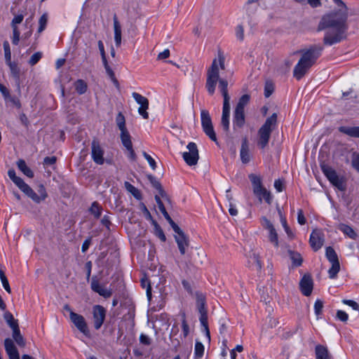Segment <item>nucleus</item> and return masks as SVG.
Wrapping results in <instances>:
<instances>
[{"instance_id": "f257e3e1", "label": "nucleus", "mask_w": 359, "mask_h": 359, "mask_svg": "<svg viewBox=\"0 0 359 359\" xmlns=\"http://www.w3.org/2000/svg\"><path fill=\"white\" fill-rule=\"evenodd\" d=\"M332 1L333 9L321 15L316 27L318 32L325 31L323 39L325 46L340 43L346 38L348 29L349 8L343 0Z\"/></svg>"}, {"instance_id": "f03ea898", "label": "nucleus", "mask_w": 359, "mask_h": 359, "mask_svg": "<svg viewBox=\"0 0 359 359\" xmlns=\"http://www.w3.org/2000/svg\"><path fill=\"white\" fill-rule=\"evenodd\" d=\"M227 69L224 53L219 50L207 69L205 88L210 95H214L217 84L222 95H228L229 82L226 78Z\"/></svg>"}, {"instance_id": "7ed1b4c3", "label": "nucleus", "mask_w": 359, "mask_h": 359, "mask_svg": "<svg viewBox=\"0 0 359 359\" xmlns=\"http://www.w3.org/2000/svg\"><path fill=\"white\" fill-rule=\"evenodd\" d=\"M323 50V46L315 45L301 51L302 56L293 70V76L297 80H300L307 73L321 55Z\"/></svg>"}, {"instance_id": "20e7f679", "label": "nucleus", "mask_w": 359, "mask_h": 359, "mask_svg": "<svg viewBox=\"0 0 359 359\" xmlns=\"http://www.w3.org/2000/svg\"><path fill=\"white\" fill-rule=\"evenodd\" d=\"M277 124V114L273 113L270 117L266 118L264 123L258 130L257 145L262 149H264L269 144L271 134Z\"/></svg>"}, {"instance_id": "39448f33", "label": "nucleus", "mask_w": 359, "mask_h": 359, "mask_svg": "<svg viewBox=\"0 0 359 359\" xmlns=\"http://www.w3.org/2000/svg\"><path fill=\"white\" fill-rule=\"evenodd\" d=\"M321 170L330 183L340 191L346 189L345 180L343 177H339L336 171L325 163L321 165Z\"/></svg>"}, {"instance_id": "423d86ee", "label": "nucleus", "mask_w": 359, "mask_h": 359, "mask_svg": "<svg viewBox=\"0 0 359 359\" xmlns=\"http://www.w3.org/2000/svg\"><path fill=\"white\" fill-rule=\"evenodd\" d=\"M201 125L204 133L209 137V138L217 142V137L215 133L212 119L209 111L205 109H202L201 111Z\"/></svg>"}, {"instance_id": "0eeeda50", "label": "nucleus", "mask_w": 359, "mask_h": 359, "mask_svg": "<svg viewBox=\"0 0 359 359\" xmlns=\"http://www.w3.org/2000/svg\"><path fill=\"white\" fill-rule=\"evenodd\" d=\"M187 148L188 151L182 153V157L186 163L190 166L195 165L197 164L199 154L196 144L194 142H189Z\"/></svg>"}, {"instance_id": "6e6552de", "label": "nucleus", "mask_w": 359, "mask_h": 359, "mask_svg": "<svg viewBox=\"0 0 359 359\" xmlns=\"http://www.w3.org/2000/svg\"><path fill=\"white\" fill-rule=\"evenodd\" d=\"M92 313L94 328L98 330L104 322L107 310L101 305H95L93 307Z\"/></svg>"}, {"instance_id": "1a4fd4ad", "label": "nucleus", "mask_w": 359, "mask_h": 359, "mask_svg": "<svg viewBox=\"0 0 359 359\" xmlns=\"http://www.w3.org/2000/svg\"><path fill=\"white\" fill-rule=\"evenodd\" d=\"M70 320L75 325V327L85 336H90V331L84 317L74 311L70 313Z\"/></svg>"}, {"instance_id": "9d476101", "label": "nucleus", "mask_w": 359, "mask_h": 359, "mask_svg": "<svg viewBox=\"0 0 359 359\" xmlns=\"http://www.w3.org/2000/svg\"><path fill=\"white\" fill-rule=\"evenodd\" d=\"M224 97L222 116L221 124L225 131L229 129V116H230V96L229 95H222Z\"/></svg>"}, {"instance_id": "9b49d317", "label": "nucleus", "mask_w": 359, "mask_h": 359, "mask_svg": "<svg viewBox=\"0 0 359 359\" xmlns=\"http://www.w3.org/2000/svg\"><path fill=\"white\" fill-rule=\"evenodd\" d=\"M262 226L269 231V240L276 247H278V237L273 224L266 217L261 219Z\"/></svg>"}, {"instance_id": "f8f14e48", "label": "nucleus", "mask_w": 359, "mask_h": 359, "mask_svg": "<svg viewBox=\"0 0 359 359\" xmlns=\"http://www.w3.org/2000/svg\"><path fill=\"white\" fill-rule=\"evenodd\" d=\"M309 243L314 251H318L324 243V234L320 229L312 231L309 238Z\"/></svg>"}, {"instance_id": "ddd939ff", "label": "nucleus", "mask_w": 359, "mask_h": 359, "mask_svg": "<svg viewBox=\"0 0 359 359\" xmlns=\"http://www.w3.org/2000/svg\"><path fill=\"white\" fill-rule=\"evenodd\" d=\"M175 240L177 244L181 255H184L187 248L189 247V239L183 231L180 228L179 231H174Z\"/></svg>"}, {"instance_id": "4468645a", "label": "nucleus", "mask_w": 359, "mask_h": 359, "mask_svg": "<svg viewBox=\"0 0 359 359\" xmlns=\"http://www.w3.org/2000/svg\"><path fill=\"white\" fill-rule=\"evenodd\" d=\"M103 155L104 151L99 142L93 140L91 145V156L93 161L98 165H102L104 161Z\"/></svg>"}, {"instance_id": "2eb2a0df", "label": "nucleus", "mask_w": 359, "mask_h": 359, "mask_svg": "<svg viewBox=\"0 0 359 359\" xmlns=\"http://www.w3.org/2000/svg\"><path fill=\"white\" fill-rule=\"evenodd\" d=\"M90 287L93 291L98 293L100 296L106 299L110 297L112 294V290L111 289H107L101 285L99 281L95 278L92 279Z\"/></svg>"}, {"instance_id": "dca6fc26", "label": "nucleus", "mask_w": 359, "mask_h": 359, "mask_svg": "<svg viewBox=\"0 0 359 359\" xmlns=\"http://www.w3.org/2000/svg\"><path fill=\"white\" fill-rule=\"evenodd\" d=\"M5 351L9 359H20V355L13 341L10 338L4 340Z\"/></svg>"}, {"instance_id": "f3484780", "label": "nucleus", "mask_w": 359, "mask_h": 359, "mask_svg": "<svg viewBox=\"0 0 359 359\" xmlns=\"http://www.w3.org/2000/svg\"><path fill=\"white\" fill-rule=\"evenodd\" d=\"M300 289L302 294L309 296L313 290V280L310 276L304 275L300 281Z\"/></svg>"}, {"instance_id": "a211bd4d", "label": "nucleus", "mask_w": 359, "mask_h": 359, "mask_svg": "<svg viewBox=\"0 0 359 359\" xmlns=\"http://www.w3.org/2000/svg\"><path fill=\"white\" fill-rule=\"evenodd\" d=\"M245 123V111L235 109L233 117V126L234 129L241 128Z\"/></svg>"}, {"instance_id": "6ab92c4d", "label": "nucleus", "mask_w": 359, "mask_h": 359, "mask_svg": "<svg viewBox=\"0 0 359 359\" xmlns=\"http://www.w3.org/2000/svg\"><path fill=\"white\" fill-rule=\"evenodd\" d=\"M240 156L242 163H248L250 161L249 143L246 137L243 139L240 151Z\"/></svg>"}, {"instance_id": "aec40b11", "label": "nucleus", "mask_w": 359, "mask_h": 359, "mask_svg": "<svg viewBox=\"0 0 359 359\" xmlns=\"http://www.w3.org/2000/svg\"><path fill=\"white\" fill-rule=\"evenodd\" d=\"M114 32V41L117 47L121 44V26L118 20L116 15L113 17Z\"/></svg>"}, {"instance_id": "412c9836", "label": "nucleus", "mask_w": 359, "mask_h": 359, "mask_svg": "<svg viewBox=\"0 0 359 359\" xmlns=\"http://www.w3.org/2000/svg\"><path fill=\"white\" fill-rule=\"evenodd\" d=\"M316 359H333L327 347L317 345L315 348Z\"/></svg>"}, {"instance_id": "4be33fe9", "label": "nucleus", "mask_w": 359, "mask_h": 359, "mask_svg": "<svg viewBox=\"0 0 359 359\" xmlns=\"http://www.w3.org/2000/svg\"><path fill=\"white\" fill-rule=\"evenodd\" d=\"M339 130L350 137H359V126L347 127L341 126Z\"/></svg>"}, {"instance_id": "5701e85b", "label": "nucleus", "mask_w": 359, "mask_h": 359, "mask_svg": "<svg viewBox=\"0 0 359 359\" xmlns=\"http://www.w3.org/2000/svg\"><path fill=\"white\" fill-rule=\"evenodd\" d=\"M200 317L199 320L201 324V326L203 327V330L205 332V335L208 337V339H210V331L208 328V313L207 311H200Z\"/></svg>"}, {"instance_id": "b1692460", "label": "nucleus", "mask_w": 359, "mask_h": 359, "mask_svg": "<svg viewBox=\"0 0 359 359\" xmlns=\"http://www.w3.org/2000/svg\"><path fill=\"white\" fill-rule=\"evenodd\" d=\"M17 165L18 169L27 177L32 178L34 177L33 171L27 165L26 162L20 159L17 161Z\"/></svg>"}, {"instance_id": "393cba45", "label": "nucleus", "mask_w": 359, "mask_h": 359, "mask_svg": "<svg viewBox=\"0 0 359 359\" xmlns=\"http://www.w3.org/2000/svg\"><path fill=\"white\" fill-rule=\"evenodd\" d=\"M254 194L258 197L260 201H262V200L264 199L267 203H271V193L269 191H267L264 187L260 188L257 192H254Z\"/></svg>"}, {"instance_id": "a878e982", "label": "nucleus", "mask_w": 359, "mask_h": 359, "mask_svg": "<svg viewBox=\"0 0 359 359\" xmlns=\"http://www.w3.org/2000/svg\"><path fill=\"white\" fill-rule=\"evenodd\" d=\"M338 229L342 231L344 234L347 235L351 238L355 239L357 236L354 230L348 225L340 224L338 226Z\"/></svg>"}, {"instance_id": "bb28decb", "label": "nucleus", "mask_w": 359, "mask_h": 359, "mask_svg": "<svg viewBox=\"0 0 359 359\" xmlns=\"http://www.w3.org/2000/svg\"><path fill=\"white\" fill-rule=\"evenodd\" d=\"M249 178L252 182L253 192H257L260 188L263 187L260 177L254 174H250L249 175Z\"/></svg>"}, {"instance_id": "cd10ccee", "label": "nucleus", "mask_w": 359, "mask_h": 359, "mask_svg": "<svg viewBox=\"0 0 359 359\" xmlns=\"http://www.w3.org/2000/svg\"><path fill=\"white\" fill-rule=\"evenodd\" d=\"M121 140L122 144L126 149H131L133 144L128 130L121 131Z\"/></svg>"}, {"instance_id": "c85d7f7f", "label": "nucleus", "mask_w": 359, "mask_h": 359, "mask_svg": "<svg viewBox=\"0 0 359 359\" xmlns=\"http://www.w3.org/2000/svg\"><path fill=\"white\" fill-rule=\"evenodd\" d=\"M196 306L198 312L207 311L205 308V298L202 293L196 292Z\"/></svg>"}, {"instance_id": "c756f323", "label": "nucleus", "mask_w": 359, "mask_h": 359, "mask_svg": "<svg viewBox=\"0 0 359 359\" xmlns=\"http://www.w3.org/2000/svg\"><path fill=\"white\" fill-rule=\"evenodd\" d=\"M4 317L7 324L13 330L19 327L18 321L14 319L13 315L10 312H6L4 315Z\"/></svg>"}, {"instance_id": "7c9ffc66", "label": "nucleus", "mask_w": 359, "mask_h": 359, "mask_svg": "<svg viewBox=\"0 0 359 359\" xmlns=\"http://www.w3.org/2000/svg\"><path fill=\"white\" fill-rule=\"evenodd\" d=\"M250 95L245 94L242 95L235 108V109L245 111V107L248 105L250 102Z\"/></svg>"}, {"instance_id": "2f4dec72", "label": "nucleus", "mask_w": 359, "mask_h": 359, "mask_svg": "<svg viewBox=\"0 0 359 359\" xmlns=\"http://www.w3.org/2000/svg\"><path fill=\"white\" fill-rule=\"evenodd\" d=\"M13 338L19 346L24 347L25 346V341L20 334L19 327L13 330Z\"/></svg>"}, {"instance_id": "473e14b6", "label": "nucleus", "mask_w": 359, "mask_h": 359, "mask_svg": "<svg viewBox=\"0 0 359 359\" xmlns=\"http://www.w3.org/2000/svg\"><path fill=\"white\" fill-rule=\"evenodd\" d=\"M74 87L76 92L82 95L87 90V83L82 79H79L74 83Z\"/></svg>"}, {"instance_id": "72a5a7b5", "label": "nucleus", "mask_w": 359, "mask_h": 359, "mask_svg": "<svg viewBox=\"0 0 359 359\" xmlns=\"http://www.w3.org/2000/svg\"><path fill=\"white\" fill-rule=\"evenodd\" d=\"M141 285L143 288L146 289L147 298L150 301L151 299V287L149 280L147 277L142 278L141 279Z\"/></svg>"}, {"instance_id": "f704fd0d", "label": "nucleus", "mask_w": 359, "mask_h": 359, "mask_svg": "<svg viewBox=\"0 0 359 359\" xmlns=\"http://www.w3.org/2000/svg\"><path fill=\"white\" fill-rule=\"evenodd\" d=\"M330 263L332 264V266L330 267V269L328 271L329 277L330 278H336L338 272L339 271L340 264H339V261H336V262H330Z\"/></svg>"}, {"instance_id": "c9c22d12", "label": "nucleus", "mask_w": 359, "mask_h": 359, "mask_svg": "<svg viewBox=\"0 0 359 359\" xmlns=\"http://www.w3.org/2000/svg\"><path fill=\"white\" fill-rule=\"evenodd\" d=\"M8 65L11 74L14 77V79L17 81L20 79V69L18 67V65L12 61L10 62H6Z\"/></svg>"}, {"instance_id": "e433bc0d", "label": "nucleus", "mask_w": 359, "mask_h": 359, "mask_svg": "<svg viewBox=\"0 0 359 359\" xmlns=\"http://www.w3.org/2000/svg\"><path fill=\"white\" fill-rule=\"evenodd\" d=\"M249 263L254 266L256 270L259 271L262 269V263L259 259V257L258 255L253 253L249 259Z\"/></svg>"}, {"instance_id": "4c0bfd02", "label": "nucleus", "mask_w": 359, "mask_h": 359, "mask_svg": "<svg viewBox=\"0 0 359 359\" xmlns=\"http://www.w3.org/2000/svg\"><path fill=\"white\" fill-rule=\"evenodd\" d=\"M102 208L97 202H93L90 208V212L95 218H99L102 214Z\"/></svg>"}, {"instance_id": "58836bf2", "label": "nucleus", "mask_w": 359, "mask_h": 359, "mask_svg": "<svg viewBox=\"0 0 359 359\" xmlns=\"http://www.w3.org/2000/svg\"><path fill=\"white\" fill-rule=\"evenodd\" d=\"M29 198H30L34 202L40 203L41 201L38 194H36L30 187L24 192Z\"/></svg>"}, {"instance_id": "ea45409f", "label": "nucleus", "mask_w": 359, "mask_h": 359, "mask_svg": "<svg viewBox=\"0 0 359 359\" xmlns=\"http://www.w3.org/2000/svg\"><path fill=\"white\" fill-rule=\"evenodd\" d=\"M325 255L330 262L339 261L337 255L332 247H327L326 248Z\"/></svg>"}, {"instance_id": "a19ab883", "label": "nucleus", "mask_w": 359, "mask_h": 359, "mask_svg": "<svg viewBox=\"0 0 359 359\" xmlns=\"http://www.w3.org/2000/svg\"><path fill=\"white\" fill-rule=\"evenodd\" d=\"M132 96L140 106L145 107L146 105H149L148 99L147 97L142 96V95L134 92L132 93Z\"/></svg>"}, {"instance_id": "79ce46f5", "label": "nucleus", "mask_w": 359, "mask_h": 359, "mask_svg": "<svg viewBox=\"0 0 359 359\" xmlns=\"http://www.w3.org/2000/svg\"><path fill=\"white\" fill-rule=\"evenodd\" d=\"M116 124L121 131L126 130V120L122 113L119 112L116 118Z\"/></svg>"}, {"instance_id": "37998d69", "label": "nucleus", "mask_w": 359, "mask_h": 359, "mask_svg": "<svg viewBox=\"0 0 359 359\" xmlns=\"http://www.w3.org/2000/svg\"><path fill=\"white\" fill-rule=\"evenodd\" d=\"M290 255L294 265L299 266L302 264L303 259L299 253L297 252H290Z\"/></svg>"}, {"instance_id": "c03bdc74", "label": "nucleus", "mask_w": 359, "mask_h": 359, "mask_svg": "<svg viewBox=\"0 0 359 359\" xmlns=\"http://www.w3.org/2000/svg\"><path fill=\"white\" fill-rule=\"evenodd\" d=\"M204 353V346L200 341H196L194 347V354L195 356L198 358H201Z\"/></svg>"}, {"instance_id": "a18cd8bd", "label": "nucleus", "mask_w": 359, "mask_h": 359, "mask_svg": "<svg viewBox=\"0 0 359 359\" xmlns=\"http://www.w3.org/2000/svg\"><path fill=\"white\" fill-rule=\"evenodd\" d=\"M23 193L27 189V188L29 187L27 184H26L24 180L20 177H18L13 182Z\"/></svg>"}, {"instance_id": "49530a36", "label": "nucleus", "mask_w": 359, "mask_h": 359, "mask_svg": "<svg viewBox=\"0 0 359 359\" xmlns=\"http://www.w3.org/2000/svg\"><path fill=\"white\" fill-rule=\"evenodd\" d=\"M23 193L27 189V188L29 187L27 184H26L24 180L20 177H18L13 182Z\"/></svg>"}, {"instance_id": "de8ad7c7", "label": "nucleus", "mask_w": 359, "mask_h": 359, "mask_svg": "<svg viewBox=\"0 0 359 359\" xmlns=\"http://www.w3.org/2000/svg\"><path fill=\"white\" fill-rule=\"evenodd\" d=\"M3 46L6 62H10V61H11V52L9 43L7 41H5L3 43Z\"/></svg>"}, {"instance_id": "09e8293b", "label": "nucleus", "mask_w": 359, "mask_h": 359, "mask_svg": "<svg viewBox=\"0 0 359 359\" xmlns=\"http://www.w3.org/2000/svg\"><path fill=\"white\" fill-rule=\"evenodd\" d=\"M323 309V302L320 299H317L314 304V311L318 318L321 315Z\"/></svg>"}, {"instance_id": "8fccbe9b", "label": "nucleus", "mask_w": 359, "mask_h": 359, "mask_svg": "<svg viewBox=\"0 0 359 359\" xmlns=\"http://www.w3.org/2000/svg\"><path fill=\"white\" fill-rule=\"evenodd\" d=\"M155 226V235L159 238V239L163 241V242H165V240H166V237L163 233V231L162 230V229L156 224L155 223L154 224Z\"/></svg>"}, {"instance_id": "3c124183", "label": "nucleus", "mask_w": 359, "mask_h": 359, "mask_svg": "<svg viewBox=\"0 0 359 359\" xmlns=\"http://www.w3.org/2000/svg\"><path fill=\"white\" fill-rule=\"evenodd\" d=\"M47 20H48V18H47V15L46 14H43L41 16V18L39 20V27L38 32L39 33L43 32L45 29L46 24H47Z\"/></svg>"}, {"instance_id": "603ef678", "label": "nucleus", "mask_w": 359, "mask_h": 359, "mask_svg": "<svg viewBox=\"0 0 359 359\" xmlns=\"http://www.w3.org/2000/svg\"><path fill=\"white\" fill-rule=\"evenodd\" d=\"M142 154H143V156L144 157V158L149 163L151 168L154 170L156 168V164L155 160L145 151H143Z\"/></svg>"}, {"instance_id": "864d4df0", "label": "nucleus", "mask_w": 359, "mask_h": 359, "mask_svg": "<svg viewBox=\"0 0 359 359\" xmlns=\"http://www.w3.org/2000/svg\"><path fill=\"white\" fill-rule=\"evenodd\" d=\"M165 218V219L169 222L170 226H172L173 231H179L180 227L174 222V221L171 219L169 214L167 211L162 213Z\"/></svg>"}, {"instance_id": "5fc2aeb1", "label": "nucleus", "mask_w": 359, "mask_h": 359, "mask_svg": "<svg viewBox=\"0 0 359 359\" xmlns=\"http://www.w3.org/2000/svg\"><path fill=\"white\" fill-rule=\"evenodd\" d=\"M38 195L39 198H41V201H43L48 196L46 190L43 184H40L38 187Z\"/></svg>"}, {"instance_id": "6e6d98bb", "label": "nucleus", "mask_w": 359, "mask_h": 359, "mask_svg": "<svg viewBox=\"0 0 359 359\" xmlns=\"http://www.w3.org/2000/svg\"><path fill=\"white\" fill-rule=\"evenodd\" d=\"M104 68H105L107 74L110 77V79H111L113 83L115 84V86L116 87H118V82L117 79L115 78V75H114L113 70L111 69V67L109 66H107Z\"/></svg>"}, {"instance_id": "4d7b16f0", "label": "nucleus", "mask_w": 359, "mask_h": 359, "mask_svg": "<svg viewBox=\"0 0 359 359\" xmlns=\"http://www.w3.org/2000/svg\"><path fill=\"white\" fill-rule=\"evenodd\" d=\"M24 16L22 15H18L13 18L11 22L12 29L18 28V25L20 24L23 20Z\"/></svg>"}, {"instance_id": "13d9d810", "label": "nucleus", "mask_w": 359, "mask_h": 359, "mask_svg": "<svg viewBox=\"0 0 359 359\" xmlns=\"http://www.w3.org/2000/svg\"><path fill=\"white\" fill-rule=\"evenodd\" d=\"M236 35L238 39L243 41L244 39V29L241 25H239L236 28Z\"/></svg>"}, {"instance_id": "bf43d9fd", "label": "nucleus", "mask_w": 359, "mask_h": 359, "mask_svg": "<svg viewBox=\"0 0 359 359\" xmlns=\"http://www.w3.org/2000/svg\"><path fill=\"white\" fill-rule=\"evenodd\" d=\"M20 32L18 29V28H14L13 29V38H12V43L15 45H17L20 41Z\"/></svg>"}, {"instance_id": "052dcab7", "label": "nucleus", "mask_w": 359, "mask_h": 359, "mask_svg": "<svg viewBox=\"0 0 359 359\" xmlns=\"http://www.w3.org/2000/svg\"><path fill=\"white\" fill-rule=\"evenodd\" d=\"M41 58V53H39V52L35 53L30 57L29 63L31 65H36L39 61V60Z\"/></svg>"}, {"instance_id": "680f3d73", "label": "nucleus", "mask_w": 359, "mask_h": 359, "mask_svg": "<svg viewBox=\"0 0 359 359\" xmlns=\"http://www.w3.org/2000/svg\"><path fill=\"white\" fill-rule=\"evenodd\" d=\"M126 189L130 192L134 196H137V194H138V190L131 184H130L128 182H126L125 184Z\"/></svg>"}, {"instance_id": "e2e57ef3", "label": "nucleus", "mask_w": 359, "mask_h": 359, "mask_svg": "<svg viewBox=\"0 0 359 359\" xmlns=\"http://www.w3.org/2000/svg\"><path fill=\"white\" fill-rule=\"evenodd\" d=\"M149 108V105L140 106L138 109L139 114L144 118L147 119L149 118V114L147 110Z\"/></svg>"}, {"instance_id": "0e129e2a", "label": "nucleus", "mask_w": 359, "mask_h": 359, "mask_svg": "<svg viewBox=\"0 0 359 359\" xmlns=\"http://www.w3.org/2000/svg\"><path fill=\"white\" fill-rule=\"evenodd\" d=\"M273 91V87L271 83H266L265 88H264V95L266 97H269Z\"/></svg>"}, {"instance_id": "69168bd1", "label": "nucleus", "mask_w": 359, "mask_h": 359, "mask_svg": "<svg viewBox=\"0 0 359 359\" xmlns=\"http://www.w3.org/2000/svg\"><path fill=\"white\" fill-rule=\"evenodd\" d=\"M337 317L338 318L339 320H340L342 322L347 321L348 318V314L345 311L341 310L337 311Z\"/></svg>"}, {"instance_id": "338daca9", "label": "nucleus", "mask_w": 359, "mask_h": 359, "mask_svg": "<svg viewBox=\"0 0 359 359\" xmlns=\"http://www.w3.org/2000/svg\"><path fill=\"white\" fill-rule=\"evenodd\" d=\"M0 92L6 100L11 97L8 89L1 83H0Z\"/></svg>"}, {"instance_id": "774afa93", "label": "nucleus", "mask_w": 359, "mask_h": 359, "mask_svg": "<svg viewBox=\"0 0 359 359\" xmlns=\"http://www.w3.org/2000/svg\"><path fill=\"white\" fill-rule=\"evenodd\" d=\"M352 165L359 172V154L353 156L352 160Z\"/></svg>"}]
</instances>
